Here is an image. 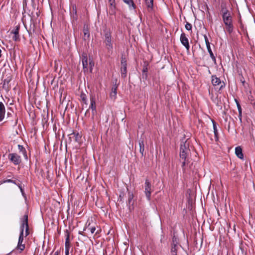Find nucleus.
<instances>
[{
  "instance_id": "6ab92c4d",
  "label": "nucleus",
  "mask_w": 255,
  "mask_h": 255,
  "mask_svg": "<svg viewBox=\"0 0 255 255\" xmlns=\"http://www.w3.org/2000/svg\"><path fill=\"white\" fill-rule=\"evenodd\" d=\"M123 1L128 4L130 10L135 9L136 8V5L134 4L133 0H123Z\"/></svg>"
},
{
  "instance_id": "37998d69",
  "label": "nucleus",
  "mask_w": 255,
  "mask_h": 255,
  "mask_svg": "<svg viewBox=\"0 0 255 255\" xmlns=\"http://www.w3.org/2000/svg\"><path fill=\"white\" fill-rule=\"evenodd\" d=\"M29 234V226L25 227V236L26 237Z\"/></svg>"
},
{
  "instance_id": "c03bdc74",
  "label": "nucleus",
  "mask_w": 255,
  "mask_h": 255,
  "mask_svg": "<svg viewBox=\"0 0 255 255\" xmlns=\"http://www.w3.org/2000/svg\"><path fill=\"white\" fill-rule=\"evenodd\" d=\"M240 81L241 82V83H242L243 85V86H245V80L244 79V78H243V77H242V78L240 79Z\"/></svg>"
},
{
  "instance_id": "4c0bfd02",
  "label": "nucleus",
  "mask_w": 255,
  "mask_h": 255,
  "mask_svg": "<svg viewBox=\"0 0 255 255\" xmlns=\"http://www.w3.org/2000/svg\"><path fill=\"white\" fill-rule=\"evenodd\" d=\"M23 237H24V235H22V233L19 234V239H18V244L17 245H22V244H23L22 243H23Z\"/></svg>"
},
{
  "instance_id": "a18cd8bd",
  "label": "nucleus",
  "mask_w": 255,
  "mask_h": 255,
  "mask_svg": "<svg viewBox=\"0 0 255 255\" xmlns=\"http://www.w3.org/2000/svg\"><path fill=\"white\" fill-rule=\"evenodd\" d=\"M237 106V108H238V111L240 112H242V108H241V106L240 104H238Z\"/></svg>"
},
{
  "instance_id": "5701e85b",
  "label": "nucleus",
  "mask_w": 255,
  "mask_h": 255,
  "mask_svg": "<svg viewBox=\"0 0 255 255\" xmlns=\"http://www.w3.org/2000/svg\"><path fill=\"white\" fill-rule=\"evenodd\" d=\"M212 122L213 124L215 138L216 140L217 141L218 140V132L217 126H216V123L215 122V121L213 120H212Z\"/></svg>"
},
{
  "instance_id": "473e14b6",
  "label": "nucleus",
  "mask_w": 255,
  "mask_h": 255,
  "mask_svg": "<svg viewBox=\"0 0 255 255\" xmlns=\"http://www.w3.org/2000/svg\"><path fill=\"white\" fill-rule=\"evenodd\" d=\"M71 16L74 19L76 20L77 19L78 16L76 9V8H74V7H73L72 12H71Z\"/></svg>"
},
{
  "instance_id": "f3484780",
  "label": "nucleus",
  "mask_w": 255,
  "mask_h": 255,
  "mask_svg": "<svg viewBox=\"0 0 255 255\" xmlns=\"http://www.w3.org/2000/svg\"><path fill=\"white\" fill-rule=\"evenodd\" d=\"M221 12L222 14L231 12L227 8V3L225 2H222L221 4Z\"/></svg>"
},
{
  "instance_id": "c9c22d12",
  "label": "nucleus",
  "mask_w": 255,
  "mask_h": 255,
  "mask_svg": "<svg viewBox=\"0 0 255 255\" xmlns=\"http://www.w3.org/2000/svg\"><path fill=\"white\" fill-rule=\"evenodd\" d=\"M80 98L82 100V101L85 104H87V96H86V95L84 93H82L80 95Z\"/></svg>"
},
{
  "instance_id": "a19ab883",
  "label": "nucleus",
  "mask_w": 255,
  "mask_h": 255,
  "mask_svg": "<svg viewBox=\"0 0 255 255\" xmlns=\"http://www.w3.org/2000/svg\"><path fill=\"white\" fill-rule=\"evenodd\" d=\"M24 227H25V225L21 224L20 227V234L22 233V235H24Z\"/></svg>"
},
{
  "instance_id": "c756f323",
  "label": "nucleus",
  "mask_w": 255,
  "mask_h": 255,
  "mask_svg": "<svg viewBox=\"0 0 255 255\" xmlns=\"http://www.w3.org/2000/svg\"><path fill=\"white\" fill-rule=\"evenodd\" d=\"M178 249V246H171V255H177V251Z\"/></svg>"
},
{
  "instance_id": "79ce46f5",
  "label": "nucleus",
  "mask_w": 255,
  "mask_h": 255,
  "mask_svg": "<svg viewBox=\"0 0 255 255\" xmlns=\"http://www.w3.org/2000/svg\"><path fill=\"white\" fill-rule=\"evenodd\" d=\"M133 194H129V196H128V202L129 204H130V203L131 202L132 200H133Z\"/></svg>"
},
{
  "instance_id": "9b49d317",
  "label": "nucleus",
  "mask_w": 255,
  "mask_h": 255,
  "mask_svg": "<svg viewBox=\"0 0 255 255\" xmlns=\"http://www.w3.org/2000/svg\"><path fill=\"white\" fill-rule=\"evenodd\" d=\"M180 40L182 44L185 47L187 51H189L190 45L189 44L188 39L185 33L183 32L181 34L180 37Z\"/></svg>"
},
{
  "instance_id": "c85d7f7f",
  "label": "nucleus",
  "mask_w": 255,
  "mask_h": 255,
  "mask_svg": "<svg viewBox=\"0 0 255 255\" xmlns=\"http://www.w3.org/2000/svg\"><path fill=\"white\" fill-rule=\"evenodd\" d=\"M83 33H84V39L86 40V39H88L90 37V33L88 29H86L85 27L83 29Z\"/></svg>"
},
{
  "instance_id": "3c124183",
  "label": "nucleus",
  "mask_w": 255,
  "mask_h": 255,
  "mask_svg": "<svg viewBox=\"0 0 255 255\" xmlns=\"http://www.w3.org/2000/svg\"><path fill=\"white\" fill-rule=\"evenodd\" d=\"M59 252L58 251H56L54 253V255H58Z\"/></svg>"
},
{
  "instance_id": "f03ea898",
  "label": "nucleus",
  "mask_w": 255,
  "mask_h": 255,
  "mask_svg": "<svg viewBox=\"0 0 255 255\" xmlns=\"http://www.w3.org/2000/svg\"><path fill=\"white\" fill-rule=\"evenodd\" d=\"M4 124H8L10 126L15 127L17 124L18 118L11 108L8 109Z\"/></svg>"
},
{
  "instance_id": "aec40b11",
  "label": "nucleus",
  "mask_w": 255,
  "mask_h": 255,
  "mask_svg": "<svg viewBox=\"0 0 255 255\" xmlns=\"http://www.w3.org/2000/svg\"><path fill=\"white\" fill-rule=\"evenodd\" d=\"M18 149L20 152H21L23 155L25 159L27 160L28 159L27 151L25 148L21 145H18Z\"/></svg>"
},
{
  "instance_id": "9d476101",
  "label": "nucleus",
  "mask_w": 255,
  "mask_h": 255,
  "mask_svg": "<svg viewBox=\"0 0 255 255\" xmlns=\"http://www.w3.org/2000/svg\"><path fill=\"white\" fill-rule=\"evenodd\" d=\"M144 192L147 200L149 201L150 200L151 193V185L150 181L147 179H146L145 181Z\"/></svg>"
},
{
  "instance_id": "603ef678",
  "label": "nucleus",
  "mask_w": 255,
  "mask_h": 255,
  "mask_svg": "<svg viewBox=\"0 0 255 255\" xmlns=\"http://www.w3.org/2000/svg\"><path fill=\"white\" fill-rule=\"evenodd\" d=\"M79 234L83 235V234L82 232H79Z\"/></svg>"
},
{
  "instance_id": "1a4fd4ad",
  "label": "nucleus",
  "mask_w": 255,
  "mask_h": 255,
  "mask_svg": "<svg viewBox=\"0 0 255 255\" xmlns=\"http://www.w3.org/2000/svg\"><path fill=\"white\" fill-rule=\"evenodd\" d=\"M90 105L88 110H87L85 115H86L89 113V109H91L92 113V119H94V116L97 113L96 110V102L95 99L94 97H90Z\"/></svg>"
},
{
  "instance_id": "20e7f679",
  "label": "nucleus",
  "mask_w": 255,
  "mask_h": 255,
  "mask_svg": "<svg viewBox=\"0 0 255 255\" xmlns=\"http://www.w3.org/2000/svg\"><path fill=\"white\" fill-rule=\"evenodd\" d=\"M104 42L105 44L108 53L109 54V55H111L113 51V45L111 32L109 30L104 31Z\"/></svg>"
},
{
  "instance_id": "0eeeda50",
  "label": "nucleus",
  "mask_w": 255,
  "mask_h": 255,
  "mask_svg": "<svg viewBox=\"0 0 255 255\" xmlns=\"http://www.w3.org/2000/svg\"><path fill=\"white\" fill-rule=\"evenodd\" d=\"M8 158L15 165H19L21 162L20 156L15 153H9Z\"/></svg>"
},
{
  "instance_id": "6e6552de",
  "label": "nucleus",
  "mask_w": 255,
  "mask_h": 255,
  "mask_svg": "<svg viewBox=\"0 0 255 255\" xmlns=\"http://www.w3.org/2000/svg\"><path fill=\"white\" fill-rule=\"evenodd\" d=\"M121 76L122 78H125L127 76V59L125 57L122 55L121 57Z\"/></svg>"
},
{
  "instance_id": "864d4df0",
  "label": "nucleus",
  "mask_w": 255,
  "mask_h": 255,
  "mask_svg": "<svg viewBox=\"0 0 255 255\" xmlns=\"http://www.w3.org/2000/svg\"><path fill=\"white\" fill-rule=\"evenodd\" d=\"M1 49H0V57H1Z\"/></svg>"
},
{
  "instance_id": "8fccbe9b",
  "label": "nucleus",
  "mask_w": 255,
  "mask_h": 255,
  "mask_svg": "<svg viewBox=\"0 0 255 255\" xmlns=\"http://www.w3.org/2000/svg\"><path fill=\"white\" fill-rule=\"evenodd\" d=\"M235 101L236 103L237 106L238 105V104H240L239 102L238 101V100L237 99H235Z\"/></svg>"
},
{
  "instance_id": "393cba45",
  "label": "nucleus",
  "mask_w": 255,
  "mask_h": 255,
  "mask_svg": "<svg viewBox=\"0 0 255 255\" xmlns=\"http://www.w3.org/2000/svg\"><path fill=\"white\" fill-rule=\"evenodd\" d=\"M117 86H115L113 87L112 89V91L110 93V97L112 99H115L117 95Z\"/></svg>"
},
{
  "instance_id": "2eb2a0df",
  "label": "nucleus",
  "mask_w": 255,
  "mask_h": 255,
  "mask_svg": "<svg viewBox=\"0 0 255 255\" xmlns=\"http://www.w3.org/2000/svg\"><path fill=\"white\" fill-rule=\"evenodd\" d=\"M70 139L73 138L75 142H79L81 139V135L78 132L73 131L70 134Z\"/></svg>"
},
{
  "instance_id": "412c9836",
  "label": "nucleus",
  "mask_w": 255,
  "mask_h": 255,
  "mask_svg": "<svg viewBox=\"0 0 255 255\" xmlns=\"http://www.w3.org/2000/svg\"><path fill=\"white\" fill-rule=\"evenodd\" d=\"M145 3L147 6L148 11L150 12L153 9V0H145Z\"/></svg>"
},
{
  "instance_id": "72a5a7b5",
  "label": "nucleus",
  "mask_w": 255,
  "mask_h": 255,
  "mask_svg": "<svg viewBox=\"0 0 255 255\" xmlns=\"http://www.w3.org/2000/svg\"><path fill=\"white\" fill-rule=\"evenodd\" d=\"M5 182L12 183L17 185V184H18L20 181H17V180L6 179L3 181V183Z\"/></svg>"
},
{
  "instance_id": "a211bd4d",
  "label": "nucleus",
  "mask_w": 255,
  "mask_h": 255,
  "mask_svg": "<svg viewBox=\"0 0 255 255\" xmlns=\"http://www.w3.org/2000/svg\"><path fill=\"white\" fill-rule=\"evenodd\" d=\"M235 153L238 158L242 159L244 158V154L242 152V149L240 146H237L236 147Z\"/></svg>"
},
{
  "instance_id": "de8ad7c7",
  "label": "nucleus",
  "mask_w": 255,
  "mask_h": 255,
  "mask_svg": "<svg viewBox=\"0 0 255 255\" xmlns=\"http://www.w3.org/2000/svg\"><path fill=\"white\" fill-rule=\"evenodd\" d=\"M205 43H206L207 48H208L209 47H211L209 41L206 42Z\"/></svg>"
},
{
  "instance_id": "09e8293b",
  "label": "nucleus",
  "mask_w": 255,
  "mask_h": 255,
  "mask_svg": "<svg viewBox=\"0 0 255 255\" xmlns=\"http://www.w3.org/2000/svg\"><path fill=\"white\" fill-rule=\"evenodd\" d=\"M242 112H239V118H240L241 121L242 120Z\"/></svg>"
},
{
  "instance_id": "423d86ee",
  "label": "nucleus",
  "mask_w": 255,
  "mask_h": 255,
  "mask_svg": "<svg viewBox=\"0 0 255 255\" xmlns=\"http://www.w3.org/2000/svg\"><path fill=\"white\" fill-rule=\"evenodd\" d=\"M212 84L214 86H219L221 85L218 91L221 93L220 92V91H222L223 89H224L226 86V84L224 82V81H221L220 79L218 77H217L216 75H212Z\"/></svg>"
},
{
  "instance_id": "b1692460",
  "label": "nucleus",
  "mask_w": 255,
  "mask_h": 255,
  "mask_svg": "<svg viewBox=\"0 0 255 255\" xmlns=\"http://www.w3.org/2000/svg\"><path fill=\"white\" fill-rule=\"evenodd\" d=\"M20 222L21 224L25 225V227L28 226L27 213H25L23 217L20 219Z\"/></svg>"
},
{
  "instance_id": "e433bc0d",
  "label": "nucleus",
  "mask_w": 255,
  "mask_h": 255,
  "mask_svg": "<svg viewBox=\"0 0 255 255\" xmlns=\"http://www.w3.org/2000/svg\"><path fill=\"white\" fill-rule=\"evenodd\" d=\"M25 248V244L17 245L16 250H19L20 253L24 250Z\"/></svg>"
},
{
  "instance_id": "ea45409f",
  "label": "nucleus",
  "mask_w": 255,
  "mask_h": 255,
  "mask_svg": "<svg viewBox=\"0 0 255 255\" xmlns=\"http://www.w3.org/2000/svg\"><path fill=\"white\" fill-rule=\"evenodd\" d=\"M147 71H148L147 67L146 66L144 67L142 69V73H143V75H145V77H147Z\"/></svg>"
},
{
  "instance_id": "7ed1b4c3",
  "label": "nucleus",
  "mask_w": 255,
  "mask_h": 255,
  "mask_svg": "<svg viewBox=\"0 0 255 255\" xmlns=\"http://www.w3.org/2000/svg\"><path fill=\"white\" fill-rule=\"evenodd\" d=\"M222 17L223 21L226 26L227 31L229 34L232 33L234 30V25L231 12L222 14Z\"/></svg>"
},
{
  "instance_id": "bb28decb",
  "label": "nucleus",
  "mask_w": 255,
  "mask_h": 255,
  "mask_svg": "<svg viewBox=\"0 0 255 255\" xmlns=\"http://www.w3.org/2000/svg\"><path fill=\"white\" fill-rule=\"evenodd\" d=\"M89 231L92 234H93L96 230L95 227L90 226V224L89 223L87 227H86L84 229V231Z\"/></svg>"
},
{
  "instance_id": "f8f14e48",
  "label": "nucleus",
  "mask_w": 255,
  "mask_h": 255,
  "mask_svg": "<svg viewBox=\"0 0 255 255\" xmlns=\"http://www.w3.org/2000/svg\"><path fill=\"white\" fill-rule=\"evenodd\" d=\"M64 233H65V236L66 237L65 255H69V249H70V233L67 230H66L64 231Z\"/></svg>"
},
{
  "instance_id": "7c9ffc66",
  "label": "nucleus",
  "mask_w": 255,
  "mask_h": 255,
  "mask_svg": "<svg viewBox=\"0 0 255 255\" xmlns=\"http://www.w3.org/2000/svg\"><path fill=\"white\" fill-rule=\"evenodd\" d=\"M207 50L212 60L214 62V63H216V57L214 55V54L211 50V47H209L208 48H207Z\"/></svg>"
},
{
  "instance_id": "2f4dec72",
  "label": "nucleus",
  "mask_w": 255,
  "mask_h": 255,
  "mask_svg": "<svg viewBox=\"0 0 255 255\" xmlns=\"http://www.w3.org/2000/svg\"><path fill=\"white\" fill-rule=\"evenodd\" d=\"M21 182H19L18 184H17V186L18 187L19 189H20V192L21 193V194L22 195V196L24 197V198H26V194H25L24 193V189L23 188H22L21 185Z\"/></svg>"
},
{
  "instance_id": "ddd939ff",
  "label": "nucleus",
  "mask_w": 255,
  "mask_h": 255,
  "mask_svg": "<svg viewBox=\"0 0 255 255\" xmlns=\"http://www.w3.org/2000/svg\"><path fill=\"white\" fill-rule=\"evenodd\" d=\"M20 29V26L17 25L15 27L14 29L11 32V33L13 34L12 39L14 41H18L20 40V36L19 34V31Z\"/></svg>"
},
{
  "instance_id": "a878e982",
  "label": "nucleus",
  "mask_w": 255,
  "mask_h": 255,
  "mask_svg": "<svg viewBox=\"0 0 255 255\" xmlns=\"http://www.w3.org/2000/svg\"><path fill=\"white\" fill-rule=\"evenodd\" d=\"M10 78H7L6 79H5L3 81V88L6 90H9L10 88L8 86V83L10 82Z\"/></svg>"
},
{
  "instance_id": "49530a36",
  "label": "nucleus",
  "mask_w": 255,
  "mask_h": 255,
  "mask_svg": "<svg viewBox=\"0 0 255 255\" xmlns=\"http://www.w3.org/2000/svg\"><path fill=\"white\" fill-rule=\"evenodd\" d=\"M204 37L205 42L209 41L208 38L206 35L205 34L204 35Z\"/></svg>"
},
{
  "instance_id": "f704fd0d",
  "label": "nucleus",
  "mask_w": 255,
  "mask_h": 255,
  "mask_svg": "<svg viewBox=\"0 0 255 255\" xmlns=\"http://www.w3.org/2000/svg\"><path fill=\"white\" fill-rule=\"evenodd\" d=\"M178 239L175 236H173L171 246H178Z\"/></svg>"
},
{
  "instance_id": "4be33fe9",
  "label": "nucleus",
  "mask_w": 255,
  "mask_h": 255,
  "mask_svg": "<svg viewBox=\"0 0 255 255\" xmlns=\"http://www.w3.org/2000/svg\"><path fill=\"white\" fill-rule=\"evenodd\" d=\"M139 152L141 154L142 156L144 155V141L143 139H140L139 140Z\"/></svg>"
},
{
  "instance_id": "dca6fc26",
  "label": "nucleus",
  "mask_w": 255,
  "mask_h": 255,
  "mask_svg": "<svg viewBox=\"0 0 255 255\" xmlns=\"http://www.w3.org/2000/svg\"><path fill=\"white\" fill-rule=\"evenodd\" d=\"M180 161L181 162V167L182 169V171L183 173H185L186 172V166L190 162V159H180Z\"/></svg>"
},
{
  "instance_id": "cd10ccee",
  "label": "nucleus",
  "mask_w": 255,
  "mask_h": 255,
  "mask_svg": "<svg viewBox=\"0 0 255 255\" xmlns=\"http://www.w3.org/2000/svg\"><path fill=\"white\" fill-rule=\"evenodd\" d=\"M110 5V8L112 13L115 12V9L116 8L115 0H109Z\"/></svg>"
},
{
  "instance_id": "4468645a",
  "label": "nucleus",
  "mask_w": 255,
  "mask_h": 255,
  "mask_svg": "<svg viewBox=\"0 0 255 255\" xmlns=\"http://www.w3.org/2000/svg\"><path fill=\"white\" fill-rule=\"evenodd\" d=\"M5 114V108L4 104L0 102V122L4 119Z\"/></svg>"
},
{
  "instance_id": "39448f33",
  "label": "nucleus",
  "mask_w": 255,
  "mask_h": 255,
  "mask_svg": "<svg viewBox=\"0 0 255 255\" xmlns=\"http://www.w3.org/2000/svg\"><path fill=\"white\" fill-rule=\"evenodd\" d=\"M82 62L84 72H88L89 69L90 72L92 73L93 67L94 66V62L91 59H89L88 61L87 54L85 53L82 54Z\"/></svg>"
},
{
  "instance_id": "f257e3e1",
  "label": "nucleus",
  "mask_w": 255,
  "mask_h": 255,
  "mask_svg": "<svg viewBox=\"0 0 255 255\" xmlns=\"http://www.w3.org/2000/svg\"><path fill=\"white\" fill-rule=\"evenodd\" d=\"M191 150L189 148V142L187 140L182 141L180 144L179 156L180 159H190Z\"/></svg>"
},
{
  "instance_id": "58836bf2",
  "label": "nucleus",
  "mask_w": 255,
  "mask_h": 255,
  "mask_svg": "<svg viewBox=\"0 0 255 255\" xmlns=\"http://www.w3.org/2000/svg\"><path fill=\"white\" fill-rule=\"evenodd\" d=\"M185 27V28L186 30L189 31V30H191L192 26L191 24H190L188 22H186Z\"/></svg>"
}]
</instances>
